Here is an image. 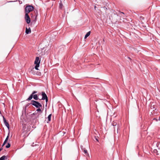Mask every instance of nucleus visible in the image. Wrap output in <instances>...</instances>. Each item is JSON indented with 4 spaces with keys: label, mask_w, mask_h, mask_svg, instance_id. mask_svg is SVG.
Wrapping results in <instances>:
<instances>
[{
    "label": "nucleus",
    "mask_w": 160,
    "mask_h": 160,
    "mask_svg": "<svg viewBox=\"0 0 160 160\" xmlns=\"http://www.w3.org/2000/svg\"><path fill=\"white\" fill-rule=\"evenodd\" d=\"M31 104L35 107L36 108H38L42 107L41 104L38 102L34 101L32 100Z\"/></svg>",
    "instance_id": "f257e3e1"
},
{
    "label": "nucleus",
    "mask_w": 160,
    "mask_h": 160,
    "mask_svg": "<svg viewBox=\"0 0 160 160\" xmlns=\"http://www.w3.org/2000/svg\"><path fill=\"white\" fill-rule=\"evenodd\" d=\"M34 8L33 6L29 5L27 6L25 8V13L28 14L29 12L33 10Z\"/></svg>",
    "instance_id": "f03ea898"
},
{
    "label": "nucleus",
    "mask_w": 160,
    "mask_h": 160,
    "mask_svg": "<svg viewBox=\"0 0 160 160\" xmlns=\"http://www.w3.org/2000/svg\"><path fill=\"white\" fill-rule=\"evenodd\" d=\"M42 100H45L46 104H47V102L48 101V98L46 95V94L44 92H42Z\"/></svg>",
    "instance_id": "7ed1b4c3"
},
{
    "label": "nucleus",
    "mask_w": 160,
    "mask_h": 160,
    "mask_svg": "<svg viewBox=\"0 0 160 160\" xmlns=\"http://www.w3.org/2000/svg\"><path fill=\"white\" fill-rule=\"evenodd\" d=\"M25 18L27 23L28 24L29 23L31 20L28 14L25 13Z\"/></svg>",
    "instance_id": "20e7f679"
},
{
    "label": "nucleus",
    "mask_w": 160,
    "mask_h": 160,
    "mask_svg": "<svg viewBox=\"0 0 160 160\" xmlns=\"http://www.w3.org/2000/svg\"><path fill=\"white\" fill-rule=\"evenodd\" d=\"M3 120L4 122L5 125L7 127L8 129H9V125L8 122H7L6 119L5 118L4 116H3Z\"/></svg>",
    "instance_id": "39448f33"
},
{
    "label": "nucleus",
    "mask_w": 160,
    "mask_h": 160,
    "mask_svg": "<svg viewBox=\"0 0 160 160\" xmlns=\"http://www.w3.org/2000/svg\"><path fill=\"white\" fill-rule=\"evenodd\" d=\"M37 92L34 91L32 92V94L27 99V100H30L33 98V95L35 94V93H37Z\"/></svg>",
    "instance_id": "423d86ee"
},
{
    "label": "nucleus",
    "mask_w": 160,
    "mask_h": 160,
    "mask_svg": "<svg viewBox=\"0 0 160 160\" xmlns=\"http://www.w3.org/2000/svg\"><path fill=\"white\" fill-rule=\"evenodd\" d=\"M40 60H39V59L38 57H37L35 59V60L34 62V63L36 64H39L40 63Z\"/></svg>",
    "instance_id": "0eeeda50"
},
{
    "label": "nucleus",
    "mask_w": 160,
    "mask_h": 160,
    "mask_svg": "<svg viewBox=\"0 0 160 160\" xmlns=\"http://www.w3.org/2000/svg\"><path fill=\"white\" fill-rule=\"evenodd\" d=\"M25 32L27 34H28L31 32V30L30 28H26Z\"/></svg>",
    "instance_id": "6e6552de"
},
{
    "label": "nucleus",
    "mask_w": 160,
    "mask_h": 160,
    "mask_svg": "<svg viewBox=\"0 0 160 160\" xmlns=\"http://www.w3.org/2000/svg\"><path fill=\"white\" fill-rule=\"evenodd\" d=\"M119 15L121 17H122L123 18L126 17V16H125V15L124 13L123 12H120L119 13Z\"/></svg>",
    "instance_id": "1a4fd4ad"
},
{
    "label": "nucleus",
    "mask_w": 160,
    "mask_h": 160,
    "mask_svg": "<svg viewBox=\"0 0 160 160\" xmlns=\"http://www.w3.org/2000/svg\"><path fill=\"white\" fill-rule=\"evenodd\" d=\"M39 64H36V66L35 67V69L34 68H33L32 69L33 71H34V69H35L36 70H38V68L39 67Z\"/></svg>",
    "instance_id": "9d476101"
},
{
    "label": "nucleus",
    "mask_w": 160,
    "mask_h": 160,
    "mask_svg": "<svg viewBox=\"0 0 160 160\" xmlns=\"http://www.w3.org/2000/svg\"><path fill=\"white\" fill-rule=\"evenodd\" d=\"M33 97L35 100H37L38 99V96L37 94H33Z\"/></svg>",
    "instance_id": "9b49d317"
},
{
    "label": "nucleus",
    "mask_w": 160,
    "mask_h": 160,
    "mask_svg": "<svg viewBox=\"0 0 160 160\" xmlns=\"http://www.w3.org/2000/svg\"><path fill=\"white\" fill-rule=\"evenodd\" d=\"M90 33H91V32L90 31H89L88 32L87 34H86V35H85V37H84V38L85 39H86V38L88 36H89L90 34Z\"/></svg>",
    "instance_id": "f8f14e48"
},
{
    "label": "nucleus",
    "mask_w": 160,
    "mask_h": 160,
    "mask_svg": "<svg viewBox=\"0 0 160 160\" xmlns=\"http://www.w3.org/2000/svg\"><path fill=\"white\" fill-rule=\"evenodd\" d=\"M83 152L85 154H86V155H88L89 156V155L88 153V152L87 151L86 149H84L83 150Z\"/></svg>",
    "instance_id": "ddd939ff"
},
{
    "label": "nucleus",
    "mask_w": 160,
    "mask_h": 160,
    "mask_svg": "<svg viewBox=\"0 0 160 160\" xmlns=\"http://www.w3.org/2000/svg\"><path fill=\"white\" fill-rule=\"evenodd\" d=\"M52 114H49L48 117V121H51V117Z\"/></svg>",
    "instance_id": "4468645a"
},
{
    "label": "nucleus",
    "mask_w": 160,
    "mask_h": 160,
    "mask_svg": "<svg viewBox=\"0 0 160 160\" xmlns=\"http://www.w3.org/2000/svg\"><path fill=\"white\" fill-rule=\"evenodd\" d=\"M37 114H38V115L37 116V117L36 118H38L39 117V114H38V112H35V113H33L32 114V115L33 116V115H36Z\"/></svg>",
    "instance_id": "2eb2a0df"
},
{
    "label": "nucleus",
    "mask_w": 160,
    "mask_h": 160,
    "mask_svg": "<svg viewBox=\"0 0 160 160\" xmlns=\"http://www.w3.org/2000/svg\"><path fill=\"white\" fill-rule=\"evenodd\" d=\"M36 111H37L38 112H39L41 113L42 112V111L41 110L40 108H38L37 109Z\"/></svg>",
    "instance_id": "dca6fc26"
},
{
    "label": "nucleus",
    "mask_w": 160,
    "mask_h": 160,
    "mask_svg": "<svg viewBox=\"0 0 160 160\" xmlns=\"http://www.w3.org/2000/svg\"><path fill=\"white\" fill-rule=\"evenodd\" d=\"M6 158V156H3L2 157L0 158V160H4L5 158Z\"/></svg>",
    "instance_id": "f3484780"
},
{
    "label": "nucleus",
    "mask_w": 160,
    "mask_h": 160,
    "mask_svg": "<svg viewBox=\"0 0 160 160\" xmlns=\"http://www.w3.org/2000/svg\"><path fill=\"white\" fill-rule=\"evenodd\" d=\"M63 4L62 3H59V7L60 8L62 9L63 7Z\"/></svg>",
    "instance_id": "a211bd4d"
},
{
    "label": "nucleus",
    "mask_w": 160,
    "mask_h": 160,
    "mask_svg": "<svg viewBox=\"0 0 160 160\" xmlns=\"http://www.w3.org/2000/svg\"><path fill=\"white\" fill-rule=\"evenodd\" d=\"M112 124L113 126H116L117 124V122H113Z\"/></svg>",
    "instance_id": "6ab92c4d"
},
{
    "label": "nucleus",
    "mask_w": 160,
    "mask_h": 160,
    "mask_svg": "<svg viewBox=\"0 0 160 160\" xmlns=\"http://www.w3.org/2000/svg\"><path fill=\"white\" fill-rule=\"evenodd\" d=\"M8 140L5 139L4 142L2 145V147H3V146L5 145V144L7 143V142Z\"/></svg>",
    "instance_id": "aec40b11"
},
{
    "label": "nucleus",
    "mask_w": 160,
    "mask_h": 160,
    "mask_svg": "<svg viewBox=\"0 0 160 160\" xmlns=\"http://www.w3.org/2000/svg\"><path fill=\"white\" fill-rule=\"evenodd\" d=\"M8 140L5 139L4 142L2 145V147H3V146L5 145V144L7 143V142Z\"/></svg>",
    "instance_id": "412c9836"
},
{
    "label": "nucleus",
    "mask_w": 160,
    "mask_h": 160,
    "mask_svg": "<svg viewBox=\"0 0 160 160\" xmlns=\"http://www.w3.org/2000/svg\"><path fill=\"white\" fill-rule=\"evenodd\" d=\"M10 147V144L9 143H8V144L6 146V147L7 148H9Z\"/></svg>",
    "instance_id": "4be33fe9"
},
{
    "label": "nucleus",
    "mask_w": 160,
    "mask_h": 160,
    "mask_svg": "<svg viewBox=\"0 0 160 160\" xmlns=\"http://www.w3.org/2000/svg\"><path fill=\"white\" fill-rule=\"evenodd\" d=\"M8 138H9V134H8V135L7 136V137L5 139L8 140Z\"/></svg>",
    "instance_id": "5701e85b"
},
{
    "label": "nucleus",
    "mask_w": 160,
    "mask_h": 160,
    "mask_svg": "<svg viewBox=\"0 0 160 160\" xmlns=\"http://www.w3.org/2000/svg\"><path fill=\"white\" fill-rule=\"evenodd\" d=\"M153 120H155L156 121H158V119H156V118H154V119H153Z\"/></svg>",
    "instance_id": "b1692460"
},
{
    "label": "nucleus",
    "mask_w": 160,
    "mask_h": 160,
    "mask_svg": "<svg viewBox=\"0 0 160 160\" xmlns=\"http://www.w3.org/2000/svg\"><path fill=\"white\" fill-rule=\"evenodd\" d=\"M2 148H1L0 149V152L2 150Z\"/></svg>",
    "instance_id": "393cba45"
},
{
    "label": "nucleus",
    "mask_w": 160,
    "mask_h": 160,
    "mask_svg": "<svg viewBox=\"0 0 160 160\" xmlns=\"http://www.w3.org/2000/svg\"><path fill=\"white\" fill-rule=\"evenodd\" d=\"M128 58L129 59H131L129 57H128Z\"/></svg>",
    "instance_id": "a878e982"
},
{
    "label": "nucleus",
    "mask_w": 160,
    "mask_h": 160,
    "mask_svg": "<svg viewBox=\"0 0 160 160\" xmlns=\"http://www.w3.org/2000/svg\"><path fill=\"white\" fill-rule=\"evenodd\" d=\"M37 17V15H36L35 18H36V17Z\"/></svg>",
    "instance_id": "bb28decb"
},
{
    "label": "nucleus",
    "mask_w": 160,
    "mask_h": 160,
    "mask_svg": "<svg viewBox=\"0 0 160 160\" xmlns=\"http://www.w3.org/2000/svg\"><path fill=\"white\" fill-rule=\"evenodd\" d=\"M96 140L97 141H98V140L97 139H96Z\"/></svg>",
    "instance_id": "cd10ccee"
},
{
    "label": "nucleus",
    "mask_w": 160,
    "mask_h": 160,
    "mask_svg": "<svg viewBox=\"0 0 160 160\" xmlns=\"http://www.w3.org/2000/svg\"><path fill=\"white\" fill-rule=\"evenodd\" d=\"M33 74H35V73H34Z\"/></svg>",
    "instance_id": "c85d7f7f"
},
{
    "label": "nucleus",
    "mask_w": 160,
    "mask_h": 160,
    "mask_svg": "<svg viewBox=\"0 0 160 160\" xmlns=\"http://www.w3.org/2000/svg\"><path fill=\"white\" fill-rule=\"evenodd\" d=\"M1 113V111H0V114Z\"/></svg>",
    "instance_id": "c756f323"
}]
</instances>
